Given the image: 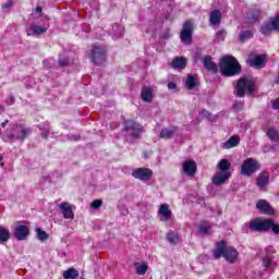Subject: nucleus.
I'll list each match as a JSON object with an SVG mask.
<instances>
[{"instance_id":"1","label":"nucleus","mask_w":279,"mask_h":279,"mask_svg":"<svg viewBox=\"0 0 279 279\" xmlns=\"http://www.w3.org/2000/svg\"><path fill=\"white\" fill-rule=\"evenodd\" d=\"M220 73L226 77H232V75H239L241 73V64L234 59V57L227 56L220 60Z\"/></svg>"},{"instance_id":"2","label":"nucleus","mask_w":279,"mask_h":279,"mask_svg":"<svg viewBox=\"0 0 279 279\" xmlns=\"http://www.w3.org/2000/svg\"><path fill=\"white\" fill-rule=\"evenodd\" d=\"M225 258L228 263H235L239 258V252L232 246H227L226 242L221 241L217 243V247L214 251V258Z\"/></svg>"},{"instance_id":"3","label":"nucleus","mask_w":279,"mask_h":279,"mask_svg":"<svg viewBox=\"0 0 279 279\" xmlns=\"http://www.w3.org/2000/svg\"><path fill=\"white\" fill-rule=\"evenodd\" d=\"M248 228L254 232H267V230H272L275 234H279V226L274 223L271 219L257 218L250 222Z\"/></svg>"},{"instance_id":"4","label":"nucleus","mask_w":279,"mask_h":279,"mask_svg":"<svg viewBox=\"0 0 279 279\" xmlns=\"http://www.w3.org/2000/svg\"><path fill=\"white\" fill-rule=\"evenodd\" d=\"M217 167L219 171L213 177V184L221 186V184L230 179V167H232V163L228 159H221Z\"/></svg>"},{"instance_id":"5","label":"nucleus","mask_w":279,"mask_h":279,"mask_svg":"<svg viewBox=\"0 0 279 279\" xmlns=\"http://www.w3.org/2000/svg\"><path fill=\"white\" fill-rule=\"evenodd\" d=\"M256 90V81L252 77H242L235 85V93L238 97H245L252 95Z\"/></svg>"},{"instance_id":"6","label":"nucleus","mask_w":279,"mask_h":279,"mask_svg":"<svg viewBox=\"0 0 279 279\" xmlns=\"http://www.w3.org/2000/svg\"><path fill=\"white\" fill-rule=\"evenodd\" d=\"M260 169V165L258 161L254 158H247L243 161L241 167V174L242 175H253V173H256Z\"/></svg>"},{"instance_id":"7","label":"nucleus","mask_w":279,"mask_h":279,"mask_svg":"<svg viewBox=\"0 0 279 279\" xmlns=\"http://www.w3.org/2000/svg\"><path fill=\"white\" fill-rule=\"evenodd\" d=\"M180 38L184 45H191V43H193V22L186 21L183 24Z\"/></svg>"},{"instance_id":"8","label":"nucleus","mask_w":279,"mask_h":279,"mask_svg":"<svg viewBox=\"0 0 279 279\" xmlns=\"http://www.w3.org/2000/svg\"><path fill=\"white\" fill-rule=\"evenodd\" d=\"M153 175L154 171L149 168H137L132 171V177L136 180H141L142 182H149Z\"/></svg>"},{"instance_id":"9","label":"nucleus","mask_w":279,"mask_h":279,"mask_svg":"<svg viewBox=\"0 0 279 279\" xmlns=\"http://www.w3.org/2000/svg\"><path fill=\"white\" fill-rule=\"evenodd\" d=\"M90 58L94 64H104V62H106V48L94 46Z\"/></svg>"},{"instance_id":"10","label":"nucleus","mask_w":279,"mask_h":279,"mask_svg":"<svg viewBox=\"0 0 279 279\" xmlns=\"http://www.w3.org/2000/svg\"><path fill=\"white\" fill-rule=\"evenodd\" d=\"M124 129L126 130V132H132L131 135L133 136V138H138V136H141L143 132V126L132 120H128L124 122Z\"/></svg>"},{"instance_id":"11","label":"nucleus","mask_w":279,"mask_h":279,"mask_svg":"<svg viewBox=\"0 0 279 279\" xmlns=\"http://www.w3.org/2000/svg\"><path fill=\"white\" fill-rule=\"evenodd\" d=\"M14 236L17 241H25L29 236V225H17L15 227Z\"/></svg>"},{"instance_id":"12","label":"nucleus","mask_w":279,"mask_h":279,"mask_svg":"<svg viewBox=\"0 0 279 279\" xmlns=\"http://www.w3.org/2000/svg\"><path fill=\"white\" fill-rule=\"evenodd\" d=\"M266 253L267 254L263 260L264 267L266 269H274V267H276V264L274 263V256H271V254L276 253V251L274 250V246L266 247Z\"/></svg>"},{"instance_id":"13","label":"nucleus","mask_w":279,"mask_h":279,"mask_svg":"<svg viewBox=\"0 0 279 279\" xmlns=\"http://www.w3.org/2000/svg\"><path fill=\"white\" fill-rule=\"evenodd\" d=\"M158 215H159L161 221L171 220V217L173 216V214L171 213V209L169 208V204L160 205Z\"/></svg>"},{"instance_id":"14","label":"nucleus","mask_w":279,"mask_h":279,"mask_svg":"<svg viewBox=\"0 0 279 279\" xmlns=\"http://www.w3.org/2000/svg\"><path fill=\"white\" fill-rule=\"evenodd\" d=\"M265 60H267L265 54H258L256 57L250 58L247 62L250 66H254L255 69H263V66H265Z\"/></svg>"},{"instance_id":"15","label":"nucleus","mask_w":279,"mask_h":279,"mask_svg":"<svg viewBox=\"0 0 279 279\" xmlns=\"http://www.w3.org/2000/svg\"><path fill=\"white\" fill-rule=\"evenodd\" d=\"M59 208L64 217V219H73L75 214H73V207L69 203H61Z\"/></svg>"},{"instance_id":"16","label":"nucleus","mask_w":279,"mask_h":279,"mask_svg":"<svg viewBox=\"0 0 279 279\" xmlns=\"http://www.w3.org/2000/svg\"><path fill=\"white\" fill-rule=\"evenodd\" d=\"M203 64L205 66V69H207V71H210L211 73H217L218 71V66L217 63H215L213 61V57L211 56H205L203 59Z\"/></svg>"},{"instance_id":"17","label":"nucleus","mask_w":279,"mask_h":279,"mask_svg":"<svg viewBox=\"0 0 279 279\" xmlns=\"http://www.w3.org/2000/svg\"><path fill=\"white\" fill-rule=\"evenodd\" d=\"M183 171L186 175H195V172L197 171V163L193 160H186L183 163Z\"/></svg>"},{"instance_id":"18","label":"nucleus","mask_w":279,"mask_h":279,"mask_svg":"<svg viewBox=\"0 0 279 279\" xmlns=\"http://www.w3.org/2000/svg\"><path fill=\"white\" fill-rule=\"evenodd\" d=\"M257 208L260 213H263L264 215H274V208H271V205H269V203H267V201L262 199L257 203Z\"/></svg>"},{"instance_id":"19","label":"nucleus","mask_w":279,"mask_h":279,"mask_svg":"<svg viewBox=\"0 0 279 279\" xmlns=\"http://www.w3.org/2000/svg\"><path fill=\"white\" fill-rule=\"evenodd\" d=\"M178 134V126H170V128H166L162 129L160 132V138H173V136H175Z\"/></svg>"},{"instance_id":"20","label":"nucleus","mask_w":279,"mask_h":279,"mask_svg":"<svg viewBox=\"0 0 279 279\" xmlns=\"http://www.w3.org/2000/svg\"><path fill=\"white\" fill-rule=\"evenodd\" d=\"M7 138L9 141H25L27 138V130L22 129L20 133H8Z\"/></svg>"},{"instance_id":"21","label":"nucleus","mask_w":279,"mask_h":279,"mask_svg":"<svg viewBox=\"0 0 279 279\" xmlns=\"http://www.w3.org/2000/svg\"><path fill=\"white\" fill-rule=\"evenodd\" d=\"M241 143V137L239 135L231 136L227 142L223 144L225 149H232V147H236Z\"/></svg>"},{"instance_id":"22","label":"nucleus","mask_w":279,"mask_h":279,"mask_svg":"<svg viewBox=\"0 0 279 279\" xmlns=\"http://www.w3.org/2000/svg\"><path fill=\"white\" fill-rule=\"evenodd\" d=\"M269 184V173L268 172H262L257 177V186L259 189H265Z\"/></svg>"},{"instance_id":"23","label":"nucleus","mask_w":279,"mask_h":279,"mask_svg":"<svg viewBox=\"0 0 279 279\" xmlns=\"http://www.w3.org/2000/svg\"><path fill=\"white\" fill-rule=\"evenodd\" d=\"M134 267L137 276H145V274H147V269L149 266H147V262H135Z\"/></svg>"},{"instance_id":"24","label":"nucleus","mask_w":279,"mask_h":279,"mask_svg":"<svg viewBox=\"0 0 279 279\" xmlns=\"http://www.w3.org/2000/svg\"><path fill=\"white\" fill-rule=\"evenodd\" d=\"M172 69H186V58L177 57L172 60Z\"/></svg>"},{"instance_id":"25","label":"nucleus","mask_w":279,"mask_h":279,"mask_svg":"<svg viewBox=\"0 0 279 279\" xmlns=\"http://www.w3.org/2000/svg\"><path fill=\"white\" fill-rule=\"evenodd\" d=\"M64 279H77L80 278V271L74 267L69 268L68 270L63 271Z\"/></svg>"},{"instance_id":"26","label":"nucleus","mask_w":279,"mask_h":279,"mask_svg":"<svg viewBox=\"0 0 279 279\" xmlns=\"http://www.w3.org/2000/svg\"><path fill=\"white\" fill-rule=\"evenodd\" d=\"M209 22L211 23V25H219V23H221V11L220 10H214L210 13Z\"/></svg>"},{"instance_id":"27","label":"nucleus","mask_w":279,"mask_h":279,"mask_svg":"<svg viewBox=\"0 0 279 279\" xmlns=\"http://www.w3.org/2000/svg\"><path fill=\"white\" fill-rule=\"evenodd\" d=\"M143 101H147L150 104V101L154 99V94L151 93V88L144 87L141 93Z\"/></svg>"},{"instance_id":"28","label":"nucleus","mask_w":279,"mask_h":279,"mask_svg":"<svg viewBox=\"0 0 279 279\" xmlns=\"http://www.w3.org/2000/svg\"><path fill=\"white\" fill-rule=\"evenodd\" d=\"M49 26H39L36 24L29 26L32 34H35L36 36H39V34H45Z\"/></svg>"},{"instance_id":"29","label":"nucleus","mask_w":279,"mask_h":279,"mask_svg":"<svg viewBox=\"0 0 279 279\" xmlns=\"http://www.w3.org/2000/svg\"><path fill=\"white\" fill-rule=\"evenodd\" d=\"M10 241V231L5 227L0 226V243Z\"/></svg>"},{"instance_id":"30","label":"nucleus","mask_w":279,"mask_h":279,"mask_svg":"<svg viewBox=\"0 0 279 279\" xmlns=\"http://www.w3.org/2000/svg\"><path fill=\"white\" fill-rule=\"evenodd\" d=\"M267 136L274 143H278L279 141V132L276 129H268L266 132Z\"/></svg>"},{"instance_id":"31","label":"nucleus","mask_w":279,"mask_h":279,"mask_svg":"<svg viewBox=\"0 0 279 279\" xmlns=\"http://www.w3.org/2000/svg\"><path fill=\"white\" fill-rule=\"evenodd\" d=\"M210 228H213V225L208 221H202L198 226V230L202 234H208V232H210Z\"/></svg>"},{"instance_id":"32","label":"nucleus","mask_w":279,"mask_h":279,"mask_svg":"<svg viewBox=\"0 0 279 279\" xmlns=\"http://www.w3.org/2000/svg\"><path fill=\"white\" fill-rule=\"evenodd\" d=\"M196 84H197V78H195V76L190 75L185 81V88H187L189 90H193Z\"/></svg>"},{"instance_id":"33","label":"nucleus","mask_w":279,"mask_h":279,"mask_svg":"<svg viewBox=\"0 0 279 279\" xmlns=\"http://www.w3.org/2000/svg\"><path fill=\"white\" fill-rule=\"evenodd\" d=\"M167 240L169 241V243L175 245V243H180V235H178V233L173 231H169L167 234Z\"/></svg>"},{"instance_id":"34","label":"nucleus","mask_w":279,"mask_h":279,"mask_svg":"<svg viewBox=\"0 0 279 279\" xmlns=\"http://www.w3.org/2000/svg\"><path fill=\"white\" fill-rule=\"evenodd\" d=\"M260 16V12L259 11H251L248 14V23L254 24L256 23V21H258Z\"/></svg>"},{"instance_id":"35","label":"nucleus","mask_w":279,"mask_h":279,"mask_svg":"<svg viewBox=\"0 0 279 279\" xmlns=\"http://www.w3.org/2000/svg\"><path fill=\"white\" fill-rule=\"evenodd\" d=\"M270 32H274V25H271V21L262 26V34H264V36H269Z\"/></svg>"},{"instance_id":"36","label":"nucleus","mask_w":279,"mask_h":279,"mask_svg":"<svg viewBox=\"0 0 279 279\" xmlns=\"http://www.w3.org/2000/svg\"><path fill=\"white\" fill-rule=\"evenodd\" d=\"M36 233H37V239L39 241H47V239H49V235L47 234L46 231H44L43 229L40 228H37L36 229Z\"/></svg>"},{"instance_id":"37","label":"nucleus","mask_w":279,"mask_h":279,"mask_svg":"<svg viewBox=\"0 0 279 279\" xmlns=\"http://www.w3.org/2000/svg\"><path fill=\"white\" fill-rule=\"evenodd\" d=\"M252 32L245 31L240 34V40L243 43L244 40H247V38H252Z\"/></svg>"},{"instance_id":"38","label":"nucleus","mask_w":279,"mask_h":279,"mask_svg":"<svg viewBox=\"0 0 279 279\" xmlns=\"http://www.w3.org/2000/svg\"><path fill=\"white\" fill-rule=\"evenodd\" d=\"M104 204V201L101 199H95L92 204H90V207L94 208L95 210L101 208Z\"/></svg>"},{"instance_id":"39","label":"nucleus","mask_w":279,"mask_h":279,"mask_svg":"<svg viewBox=\"0 0 279 279\" xmlns=\"http://www.w3.org/2000/svg\"><path fill=\"white\" fill-rule=\"evenodd\" d=\"M271 25L274 29H277L279 32V14L271 20Z\"/></svg>"},{"instance_id":"40","label":"nucleus","mask_w":279,"mask_h":279,"mask_svg":"<svg viewBox=\"0 0 279 279\" xmlns=\"http://www.w3.org/2000/svg\"><path fill=\"white\" fill-rule=\"evenodd\" d=\"M216 38H218V40H225V38H226V31H223V29L218 31L216 33Z\"/></svg>"},{"instance_id":"41","label":"nucleus","mask_w":279,"mask_h":279,"mask_svg":"<svg viewBox=\"0 0 279 279\" xmlns=\"http://www.w3.org/2000/svg\"><path fill=\"white\" fill-rule=\"evenodd\" d=\"M60 66H68L69 65V59H59Z\"/></svg>"},{"instance_id":"42","label":"nucleus","mask_w":279,"mask_h":279,"mask_svg":"<svg viewBox=\"0 0 279 279\" xmlns=\"http://www.w3.org/2000/svg\"><path fill=\"white\" fill-rule=\"evenodd\" d=\"M272 108H274L275 110H279V97L274 101Z\"/></svg>"},{"instance_id":"43","label":"nucleus","mask_w":279,"mask_h":279,"mask_svg":"<svg viewBox=\"0 0 279 279\" xmlns=\"http://www.w3.org/2000/svg\"><path fill=\"white\" fill-rule=\"evenodd\" d=\"M168 88H169V90H174V88H177L175 83H173V82L168 83Z\"/></svg>"},{"instance_id":"44","label":"nucleus","mask_w":279,"mask_h":279,"mask_svg":"<svg viewBox=\"0 0 279 279\" xmlns=\"http://www.w3.org/2000/svg\"><path fill=\"white\" fill-rule=\"evenodd\" d=\"M13 4L14 2L12 0H8V2L3 4V8H12Z\"/></svg>"},{"instance_id":"45","label":"nucleus","mask_w":279,"mask_h":279,"mask_svg":"<svg viewBox=\"0 0 279 279\" xmlns=\"http://www.w3.org/2000/svg\"><path fill=\"white\" fill-rule=\"evenodd\" d=\"M35 12H38V14H43V7H37L35 9Z\"/></svg>"},{"instance_id":"46","label":"nucleus","mask_w":279,"mask_h":279,"mask_svg":"<svg viewBox=\"0 0 279 279\" xmlns=\"http://www.w3.org/2000/svg\"><path fill=\"white\" fill-rule=\"evenodd\" d=\"M16 130H19V124H14V125L12 126V132H16Z\"/></svg>"},{"instance_id":"47","label":"nucleus","mask_w":279,"mask_h":279,"mask_svg":"<svg viewBox=\"0 0 279 279\" xmlns=\"http://www.w3.org/2000/svg\"><path fill=\"white\" fill-rule=\"evenodd\" d=\"M8 125V120L1 123V128H5Z\"/></svg>"},{"instance_id":"48","label":"nucleus","mask_w":279,"mask_h":279,"mask_svg":"<svg viewBox=\"0 0 279 279\" xmlns=\"http://www.w3.org/2000/svg\"><path fill=\"white\" fill-rule=\"evenodd\" d=\"M3 160V157L0 156V161Z\"/></svg>"}]
</instances>
